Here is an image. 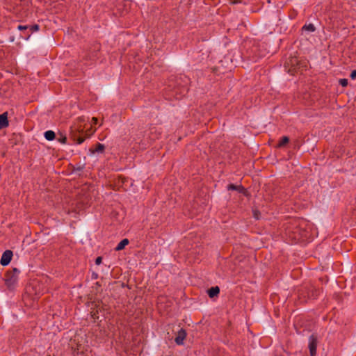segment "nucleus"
I'll return each mask as SVG.
<instances>
[{"label": "nucleus", "mask_w": 356, "mask_h": 356, "mask_svg": "<svg viewBox=\"0 0 356 356\" xmlns=\"http://www.w3.org/2000/svg\"><path fill=\"white\" fill-rule=\"evenodd\" d=\"M13 257V252L11 250H6L1 258L0 263L2 266H7L11 261Z\"/></svg>", "instance_id": "obj_3"}, {"label": "nucleus", "mask_w": 356, "mask_h": 356, "mask_svg": "<svg viewBox=\"0 0 356 356\" xmlns=\"http://www.w3.org/2000/svg\"><path fill=\"white\" fill-rule=\"evenodd\" d=\"M289 139L287 136H284L282 138V139L281 140V141L279 143V146L281 147V146H284V145H286L288 142H289Z\"/></svg>", "instance_id": "obj_12"}, {"label": "nucleus", "mask_w": 356, "mask_h": 356, "mask_svg": "<svg viewBox=\"0 0 356 356\" xmlns=\"http://www.w3.org/2000/svg\"><path fill=\"white\" fill-rule=\"evenodd\" d=\"M254 216L255 218L259 219V216H258V214H257V211H254Z\"/></svg>", "instance_id": "obj_24"}, {"label": "nucleus", "mask_w": 356, "mask_h": 356, "mask_svg": "<svg viewBox=\"0 0 356 356\" xmlns=\"http://www.w3.org/2000/svg\"><path fill=\"white\" fill-rule=\"evenodd\" d=\"M297 63V59L296 58H291L290 60V64H291L292 65L294 64V63ZM287 65H289V63H287Z\"/></svg>", "instance_id": "obj_21"}, {"label": "nucleus", "mask_w": 356, "mask_h": 356, "mask_svg": "<svg viewBox=\"0 0 356 356\" xmlns=\"http://www.w3.org/2000/svg\"><path fill=\"white\" fill-rule=\"evenodd\" d=\"M228 190H237L239 192L245 193V188L241 186H235L234 184H230L227 186Z\"/></svg>", "instance_id": "obj_9"}, {"label": "nucleus", "mask_w": 356, "mask_h": 356, "mask_svg": "<svg viewBox=\"0 0 356 356\" xmlns=\"http://www.w3.org/2000/svg\"><path fill=\"white\" fill-rule=\"evenodd\" d=\"M129 243V240L127 239V238H124L123 240H122L118 244V245L116 246L115 248V250L117 251H120V250H122V249L124 248V247L128 245Z\"/></svg>", "instance_id": "obj_7"}, {"label": "nucleus", "mask_w": 356, "mask_h": 356, "mask_svg": "<svg viewBox=\"0 0 356 356\" xmlns=\"http://www.w3.org/2000/svg\"><path fill=\"white\" fill-rule=\"evenodd\" d=\"M186 336V332L183 329H180L178 332L177 336L175 338V342L177 344H181L183 343L184 339Z\"/></svg>", "instance_id": "obj_4"}, {"label": "nucleus", "mask_w": 356, "mask_h": 356, "mask_svg": "<svg viewBox=\"0 0 356 356\" xmlns=\"http://www.w3.org/2000/svg\"><path fill=\"white\" fill-rule=\"evenodd\" d=\"M19 273L20 270L18 268H14L6 274L5 283L9 289H13L16 286Z\"/></svg>", "instance_id": "obj_1"}, {"label": "nucleus", "mask_w": 356, "mask_h": 356, "mask_svg": "<svg viewBox=\"0 0 356 356\" xmlns=\"http://www.w3.org/2000/svg\"><path fill=\"white\" fill-rule=\"evenodd\" d=\"M339 83L343 86L346 87L348 85V80L346 79H342L339 80Z\"/></svg>", "instance_id": "obj_13"}, {"label": "nucleus", "mask_w": 356, "mask_h": 356, "mask_svg": "<svg viewBox=\"0 0 356 356\" xmlns=\"http://www.w3.org/2000/svg\"><path fill=\"white\" fill-rule=\"evenodd\" d=\"M350 77L352 79H356V70H353L350 74Z\"/></svg>", "instance_id": "obj_20"}, {"label": "nucleus", "mask_w": 356, "mask_h": 356, "mask_svg": "<svg viewBox=\"0 0 356 356\" xmlns=\"http://www.w3.org/2000/svg\"><path fill=\"white\" fill-rule=\"evenodd\" d=\"M44 137L47 140H52L55 138V133L53 131H47L44 133Z\"/></svg>", "instance_id": "obj_10"}, {"label": "nucleus", "mask_w": 356, "mask_h": 356, "mask_svg": "<svg viewBox=\"0 0 356 356\" xmlns=\"http://www.w3.org/2000/svg\"><path fill=\"white\" fill-rule=\"evenodd\" d=\"M65 140H66V138H65V137H64V138H63L61 139V142H62L63 143H65Z\"/></svg>", "instance_id": "obj_25"}, {"label": "nucleus", "mask_w": 356, "mask_h": 356, "mask_svg": "<svg viewBox=\"0 0 356 356\" xmlns=\"http://www.w3.org/2000/svg\"><path fill=\"white\" fill-rule=\"evenodd\" d=\"M90 131V129L87 130V131H86V135L87 136H88V137H89L90 136H91L92 134H93V133H95V129L92 130L91 132H89Z\"/></svg>", "instance_id": "obj_18"}, {"label": "nucleus", "mask_w": 356, "mask_h": 356, "mask_svg": "<svg viewBox=\"0 0 356 356\" xmlns=\"http://www.w3.org/2000/svg\"><path fill=\"white\" fill-rule=\"evenodd\" d=\"M105 149V146L101 143H98L96 147L92 151L94 153H102Z\"/></svg>", "instance_id": "obj_8"}, {"label": "nucleus", "mask_w": 356, "mask_h": 356, "mask_svg": "<svg viewBox=\"0 0 356 356\" xmlns=\"http://www.w3.org/2000/svg\"><path fill=\"white\" fill-rule=\"evenodd\" d=\"M102 257H98L96 260H95V263L97 265H99L101 263H102Z\"/></svg>", "instance_id": "obj_19"}, {"label": "nucleus", "mask_w": 356, "mask_h": 356, "mask_svg": "<svg viewBox=\"0 0 356 356\" xmlns=\"http://www.w3.org/2000/svg\"><path fill=\"white\" fill-rule=\"evenodd\" d=\"M317 339L312 335L309 339V349L311 356H315L316 353Z\"/></svg>", "instance_id": "obj_2"}, {"label": "nucleus", "mask_w": 356, "mask_h": 356, "mask_svg": "<svg viewBox=\"0 0 356 356\" xmlns=\"http://www.w3.org/2000/svg\"><path fill=\"white\" fill-rule=\"evenodd\" d=\"M8 125L7 113H4L0 115V129L6 127Z\"/></svg>", "instance_id": "obj_5"}, {"label": "nucleus", "mask_w": 356, "mask_h": 356, "mask_svg": "<svg viewBox=\"0 0 356 356\" xmlns=\"http://www.w3.org/2000/svg\"><path fill=\"white\" fill-rule=\"evenodd\" d=\"M220 292V289L218 286L211 287L208 291V294L210 298H213L217 296Z\"/></svg>", "instance_id": "obj_6"}, {"label": "nucleus", "mask_w": 356, "mask_h": 356, "mask_svg": "<svg viewBox=\"0 0 356 356\" xmlns=\"http://www.w3.org/2000/svg\"><path fill=\"white\" fill-rule=\"evenodd\" d=\"M31 35H28L25 38L28 40L30 38Z\"/></svg>", "instance_id": "obj_26"}, {"label": "nucleus", "mask_w": 356, "mask_h": 356, "mask_svg": "<svg viewBox=\"0 0 356 356\" xmlns=\"http://www.w3.org/2000/svg\"><path fill=\"white\" fill-rule=\"evenodd\" d=\"M302 29L306 31L314 32L315 31V27L312 24H309L308 25H305Z\"/></svg>", "instance_id": "obj_11"}, {"label": "nucleus", "mask_w": 356, "mask_h": 356, "mask_svg": "<svg viewBox=\"0 0 356 356\" xmlns=\"http://www.w3.org/2000/svg\"><path fill=\"white\" fill-rule=\"evenodd\" d=\"M74 140H76V143L78 144H81L84 141V138L81 137H78L77 138H76L74 137Z\"/></svg>", "instance_id": "obj_16"}, {"label": "nucleus", "mask_w": 356, "mask_h": 356, "mask_svg": "<svg viewBox=\"0 0 356 356\" xmlns=\"http://www.w3.org/2000/svg\"><path fill=\"white\" fill-rule=\"evenodd\" d=\"M76 131H78L80 133H82L83 132V128H81V127H77L76 128Z\"/></svg>", "instance_id": "obj_22"}, {"label": "nucleus", "mask_w": 356, "mask_h": 356, "mask_svg": "<svg viewBox=\"0 0 356 356\" xmlns=\"http://www.w3.org/2000/svg\"><path fill=\"white\" fill-rule=\"evenodd\" d=\"M92 121L94 124H96L97 122V118H92Z\"/></svg>", "instance_id": "obj_23"}, {"label": "nucleus", "mask_w": 356, "mask_h": 356, "mask_svg": "<svg viewBox=\"0 0 356 356\" xmlns=\"http://www.w3.org/2000/svg\"><path fill=\"white\" fill-rule=\"evenodd\" d=\"M99 314V310L97 309L95 312V311H92V316L94 318H99V316H98L97 314Z\"/></svg>", "instance_id": "obj_14"}, {"label": "nucleus", "mask_w": 356, "mask_h": 356, "mask_svg": "<svg viewBox=\"0 0 356 356\" xmlns=\"http://www.w3.org/2000/svg\"><path fill=\"white\" fill-rule=\"evenodd\" d=\"M30 29L32 31H38L39 30V26L38 24H35L33 26H30Z\"/></svg>", "instance_id": "obj_15"}, {"label": "nucleus", "mask_w": 356, "mask_h": 356, "mask_svg": "<svg viewBox=\"0 0 356 356\" xmlns=\"http://www.w3.org/2000/svg\"><path fill=\"white\" fill-rule=\"evenodd\" d=\"M17 29L19 31H24V30H26L28 29V26H27L19 25Z\"/></svg>", "instance_id": "obj_17"}]
</instances>
